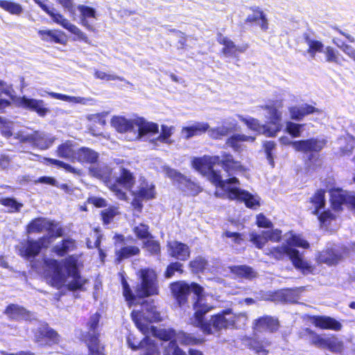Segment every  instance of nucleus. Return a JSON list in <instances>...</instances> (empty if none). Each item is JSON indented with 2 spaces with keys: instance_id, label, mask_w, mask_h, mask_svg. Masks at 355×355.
Instances as JSON below:
<instances>
[{
  "instance_id": "nucleus-11",
  "label": "nucleus",
  "mask_w": 355,
  "mask_h": 355,
  "mask_svg": "<svg viewBox=\"0 0 355 355\" xmlns=\"http://www.w3.org/2000/svg\"><path fill=\"white\" fill-rule=\"evenodd\" d=\"M166 175L170 178L173 182L181 186V189L187 193V195L192 196H197L202 191L201 187L191 179L178 171L177 170L166 167L164 169Z\"/></svg>"
},
{
  "instance_id": "nucleus-39",
  "label": "nucleus",
  "mask_w": 355,
  "mask_h": 355,
  "mask_svg": "<svg viewBox=\"0 0 355 355\" xmlns=\"http://www.w3.org/2000/svg\"><path fill=\"white\" fill-rule=\"evenodd\" d=\"M133 193L145 200L154 199L156 196L155 185L147 182L141 183L138 189Z\"/></svg>"
},
{
  "instance_id": "nucleus-10",
  "label": "nucleus",
  "mask_w": 355,
  "mask_h": 355,
  "mask_svg": "<svg viewBox=\"0 0 355 355\" xmlns=\"http://www.w3.org/2000/svg\"><path fill=\"white\" fill-rule=\"evenodd\" d=\"M36 4H37L40 8L45 12L52 20L59 24L62 28H65L70 33L76 35L78 38L82 40L87 39L86 35L81 31L76 26L70 23V21L65 18L62 14L59 12H53V9H50V8L44 4L41 0H33Z\"/></svg>"
},
{
  "instance_id": "nucleus-36",
  "label": "nucleus",
  "mask_w": 355,
  "mask_h": 355,
  "mask_svg": "<svg viewBox=\"0 0 355 355\" xmlns=\"http://www.w3.org/2000/svg\"><path fill=\"white\" fill-rule=\"evenodd\" d=\"M135 126L138 128V135L139 137L148 134H156L159 132V126L156 123L148 122L143 117H139L135 120Z\"/></svg>"
},
{
  "instance_id": "nucleus-4",
  "label": "nucleus",
  "mask_w": 355,
  "mask_h": 355,
  "mask_svg": "<svg viewBox=\"0 0 355 355\" xmlns=\"http://www.w3.org/2000/svg\"><path fill=\"white\" fill-rule=\"evenodd\" d=\"M43 263L47 271L52 272L51 285L57 289L63 286L65 275L62 266L65 268L69 276L80 272L78 268V260L75 254L69 255L62 260L53 258H44Z\"/></svg>"
},
{
  "instance_id": "nucleus-20",
  "label": "nucleus",
  "mask_w": 355,
  "mask_h": 355,
  "mask_svg": "<svg viewBox=\"0 0 355 355\" xmlns=\"http://www.w3.org/2000/svg\"><path fill=\"white\" fill-rule=\"evenodd\" d=\"M37 34L45 42L66 45L68 41L65 33L59 29L39 30Z\"/></svg>"
},
{
  "instance_id": "nucleus-12",
  "label": "nucleus",
  "mask_w": 355,
  "mask_h": 355,
  "mask_svg": "<svg viewBox=\"0 0 355 355\" xmlns=\"http://www.w3.org/2000/svg\"><path fill=\"white\" fill-rule=\"evenodd\" d=\"M281 322L279 318L271 315L264 314L254 319L252 323L254 333L275 334L279 331Z\"/></svg>"
},
{
  "instance_id": "nucleus-43",
  "label": "nucleus",
  "mask_w": 355,
  "mask_h": 355,
  "mask_svg": "<svg viewBox=\"0 0 355 355\" xmlns=\"http://www.w3.org/2000/svg\"><path fill=\"white\" fill-rule=\"evenodd\" d=\"M179 343L184 346L200 345L204 343L205 339L194 336L192 334L180 331L178 334Z\"/></svg>"
},
{
  "instance_id": "nucleus-33",
  "label": "nucleus",
  "mask_w": 355,
  "mask_h": 355,
  "mask_svg": "<svg viewBox=\"0 0 355 355\" xmlns=\"http://www.w3.org/2000/svg\"><path fill=\"white\" fill-rule=\"evenodd\" d=\"M256 138L254 136H248L243 134H234L229 137L225 144L231 147L234 151L240 153L243 150L241 146L242 142L249 141L254 142Z\"/></svg>"
},
{
  "instance_id": "nucleus-61",
  "label": "nucleus",
  "mask_w": 355,
  "mask_h": 355,
  "mask_svg": "<svg viewBox=\"0 0 355 355\" xmlns=\"http://www.w3.org/2000/svg\"><path fill=\"white\" fill-rule=\"evenodd\" d=\"M148 342L144 347V352L141 355H160L157 346L154 340L148 336L143 338V342Z\"/></svg>"
},
{
  "instance_id": "nucleus-15",
  "label": "nucleus",
  "mask_w": 355,
  "mask_h": 355,
  "mask_svg": "<svg viewBox=\"0 0 355 355\" xmlns=\"http://www.w3.org/2000/svg\"><path fill=\"white\" fill-rule=\"evenodd\" d=\"M325 191L322 189L318 190L312 199V204H314L315 211L314 214L318 216V219L322 226L327 227V225L334 218V216L330 211H324L320 212V209L324 207L325 205L324 200Z\"/></svg>"
},
{
  "instance_id": "nucleus-8",
  "label": "nucleus",
  "mask_w": 355,
  "mask_h": 355,
  "mask_svg": "<svg viewBox=\"0 0 355 355\" xmlns=\"http://www.w3.org/2000/svg\"><path fill=\"white\" fill-rule=\"evenodd\" d=\"M51 243L50 236L47 235H43L37 240L28 239L21 243L18 254L26 259L35 258L40 254L43 248H47Z\"/></svg>"
},
{
  "instance_id": "nucleus-46",
  "label": "nucleus",
  "mask_w": 355,
  "mask_h": 355,
  "mask_svg": "<svg viewBox=\"0 0 355 355\" xmlns=\"http://www.w3.org/2000/svg\"><path fill=\"white\" fill-rule=\"evenodd\" d=\"M185 272L183 263L178 261L169 263L164 272V277L166 279L172 278L175 273L183 275Z\"/></svg>"
},
{
  "instance_id": "nucleus-49",
  "label": "nucleus",
  "mask_w": 355,
  "mask_h": 355,
  "mask_svg": "<svg viewBox=\"0 0 355 355\" xmlns=\"http://www.w3.org/2000/svg\"><path fill=\"white\" fill-rule=\"evenodd\" d=\"M142 310L147 313L148 316L157 320L160 317V313L157 310V306L155 304L153 300H144L141 303Z\"/></svg>"
},
{
  "instance_id": "nucleus-41",
  "label": "nucleus",
  "mask_w": 355,
  "mask_h": 355,
  "mask_svg": "<svg viewBox=\"0 0 355 355\" xmlns=\"http://www.w3.org/2000/svg\"><path fill=\"white\" fill-rule=\"evenodd\" d=\"M209 128L208 123H196L194 125L191 126L184 127L182 128V132L185 133V138L189 139L193 136L200 135L206 132Z\"/></svg>"
},
{
  "instance_id": "nucleus-34",
  "label": "nucleus",
  "mask_w": 355,
  "mask_h": 355,
  "mask_svg": "<svg viewBox=\"0 0 355 355\" xmlns=\"http://www.w3.org/2000/svg\"><path fill=\"white\" fill-rule=\"evenodd\" d=\"M111 125L120 133L132 131L135 128V120L127 119L124 116H114L111 119Z\"/></svg>"
},
{
  "instance_id": "nucleus-22",
  "label": "nucleus",
  "mask_w": 355,
  "mask_h": 355,
  "mask_svg": "<svg viewBox=\"0 0 355 355\" xmlns=\"http://www.w3.org/2000/svg\"><path fill=\"white\" fill-rule=\"evenodd\" d=\"M3 314L7 315L10 320L20 321L28 320L31 318V311L23 306L11 303L6 306Z\"/></svg>"
},
{
  "instance_id": "nucleus-48",
  "label": "nucleus",
  "mask_w": 355,
  "mask_h": 355,
  "mask_svg": "<svg viewBox=\"0 0 355 355\" xmlns=\"http://www.w3.org/2000/svg\"><path fill=\"white\" fill-rule=\"evenodd\" d=\"M44 231H47L49 233H51L49 235L50 239L51 238L57 239L64 235V229L62 227L58 226V224L54 220H49L46 218ZM47 236H49V235Z\"/></svg>"
},
{
  "instance_id": "nucleus-64",
  "label": "nucleus",
  "mask_w": 355,
  "mask_h": 355,
  "mask_svg": "<svg viewBox=\"0 0 355 355\" xmlns=\"http://www.w3.org/2000/svg\"><path fill=\"white\" fill-rule=\"evenodd\" d=\"M265 235H263V231L261 232V234H259L257 232H251L250 234V241L258 249H262L266 244Z\"/></svg>"
},
{
  "instance_id": "nucleus-25",
  "label": "nucleus",
  "mask_w": 355,
  "mask_h": 355,
  "mask_svg": "<svg viewBox=\"0 0 355 355\" xmlns=\"http://www.w3.org/2000/svg\"><path fill=\"white\" fill-rule=\"evenodd\" d=\"M100 333L85 334V343L88 348V355H105V347L100 343Z\"/></svg>"
},
{
  "instance_id": "nucleus-38",
  "label": "nucleus",
  "mask_w": 355,
  "mask_h": 355,
  "mask_svg": "<svg viewBox=\"0 0 355 355\" xmlns=\"http://www.w3.org/2000/svg\"><path fill=\"white\" fill-rule=\"evenodd\" d=\"M331 201L334 209L338 210L343 204H346L348 193L339 188L331 189L329 191Z\"/></svg>"
},
{
  "instance_id": "nucleus-40",
  "label": "nucleus",
  "mask_w": 355,
  "mask_h": 355,
  "mask_svg": "<svg viewBox=\"0 0 355 355\" xmlns=\"http://www.w3.org/2000/svg\"><path fill=\"white\" fill-rule=\"evenodd\" d=\"M46 218L36 217L31 220L26 225L25 232L26 234H40L45 230Z\"/></svg>"
},
{
  "instance_id": "nucleus-28",
  "label": "nucleus",
  "mask_w": 355,
  "mask_h": 355,
  "mask_svg": "<svg viewBox=\"0 0 355 355\" xmlns=\"http://www.w3.org/2000/svg\"><path fill=\"white\" fill-rule=\"evenodd\" d=\"M98 153L94 150L88 147H80L77 148V153L75 161L81 164H95L98 160Z\"/></svg>"
},
{
  "instance_id": "nucleus-18",
  "label": "nucleus",
  "mask_w": 355,
  "mask_h": 355,
  "mask_svg": "<svg viewBox=\"0 0 355 355\" xmlns=\"http://www.w3.org/2000/svg\"><path fill=\"white\" fill-rule=\"evenodd\" d=\"M208 180L216 187L221 189L228 196L227 189L233 188L232 187L227 186V184H234L239 185L240 182L236 177H231L226 180H223L220 171L213 168L210 172L205 176Z\"/></svg>"
},
{
  "instance_id": "nucleus-58",
  "label": "nucleus",
  "mask_w": 355,
  "mask_h": 355,
  "mask_svg": "<svg viewBox=\"0 0 355 355\" xmlns=\"http://www.w3.org/2000/svg\"><path fill=\"white\" fill-rule=\"evenodd\" d=\"M154 335L159 340L163 341H169L175 340L176 332L173 329H160L154 331Z\"/></svg>"
},
{
  "instance_id": "nucleus-42",
  "label": "nucleus",
  "mask_w": 355,
  "mask_h": 355,
  "mask_svg": "<svg viewBox=\"0 0 355 355\" xmlns=\"http://www.w3.org/2000/svg\"><path fill=\"white\" fill-rule=\"evenodd\" d=\"M33 136L32 144L42 150L49 148L54 141L53 138L48 137L37 130L33 132Z\"/></svg>"
},
{
  "instance_id": "nucleus-17",
  "label": "nucleus",
  "mask_w": 355,
  "mask_h": 355,
  "mask_svg": "<svg viewBox=\"0 0 355 355\" xmlns=\"http://www.w3.org/2000/svg\"><path fill=\"white\" fill-rule=\"evenodd\" d=\"M17 106L27 110L35 112L40 116L44 117L49 112V109L46 107L43 100L28 98L25 96L20 97L17 102Z\"/></svg>"
},
{
  "instance_id": "nucleus-35",
  "label": "nucleus",
  "mask_w": 355,
  "mask_h": 355,
  "mask_svg": "<svg viewBox=\"0 0 355 355\" xmlns=\"http://www.w3.org/2000/svg\"><path fill=\"white\" fill-rule=\"evenodd\" d=\"M140 252L141 250L137 245L123 246L115 251L114 263H120L123 260L139 255Z\"/></svg>"
},
{
  "instance_id": "nucleus-23",
  "label": "nucleus",
  "mask_w": 355,
  "mask_h": 355,
  "mask_svg": "<svg viewBox=\"0 0 355 355\" xmlns=\"http://www.w3.org/2000/svg\"><path fill=\"white\" fill-rule=\"evenodd\" d=\"M77 144L72 140H66L58 146L56 155L71 162H75L77 153Z\"/></svg>"
},
{
  "instance_id": "nucleus-6",
  "label": "nucleus",
  "mask_w": 355,
  "mask_h": 355,
  "mask_svg": "<svg viewBox=\"0 0 355 355\" xmlns=\"http://www.w3.org/2000/svg\"><path fill=\"white\" fill-rule=\"evenodd\" d=\"M267 256L279 261L284 259L286 256L291 260L292 264L296 269L305 273L310 270L311 266L304 260L302 254L294 248L289 245H282L270 248L266 253Z\"/></svg>"
},
{
  "instance_id": "nucleus-45",
  "label": "nucleus",
  "mask_w": 355,
  "mask_h": 355,
  "mask_svg": "<svg viewBox=\"0 0 355 355\" xmlns=\"http://www.w3.org/2000/svg\"><path fill=\"white\" fill-rule=\"evenodd\" d=\"M73 280L66 285V288L69 291H85V285L88 280L83 277L80 272L70 275Z\"/></svg>"
},
{
  "instance_id": "nucleus-37",
  "label": "nucleus",
  "mask_w": 355,
  "mask_h": 355,
  "mask_svg": "<svg viewBox=\"0 0 355 355\" xmlns=\"http://www.w3.org/2000/svg\"><path fill=\"white\" fill-rule=\"evenodd\" d=\"M209 159V155L194 157L192 161L193 167L203 176H206L214 168Z\"/></svg>"
},
{
  "instance_id": "nucleus-51",
  "label": "nucleus",
  "mask_w": 355,
  "mask_h": 355,
  "mask_svg": "<svg viewBox=\"0 0 355 355\" xmlns=\"http://www.w3.org/2000/svg\"><path fill=\"white\" fill-rule=\"evenodd\" d=\"M0 8L11 15H20L22 11V7L20 4L7 0H0Z\"/></svg>"
},
{
  "instance_id": "nucleus-54",
  "label": "nucleus",
  "mask_w": 355,
  "mask_h": 355,
  "mask_svg": "<svg viewBox=\"0 0 355 355\" xmlns=\"http://www.w3.org/2000/svg\"><path fill=\"white\" fill-rule=\"evenodd\" d=\"M324 53L326 56V61L328 62H334L341 65L342 61L345 60L338 51L331 46L326 47Z\"/></svg>"
},
{
  "instance_id": "nucleus-5",
  "label": "nucleus",
  "mask_w": 355,
  "mask_h": 355,
  "mask_svg": "<svg viewBox=\"0 0 355 355\" xmlns=\"http://www.w3.org/2000/svg\"><path fill=\"white\" fill-rule=\"evenodd\" d=\"M136 183L135 174L128 168L121 166L119 167V174L114 177L112 175L111 182L109 184V190L121 200H127L128 196L123 189L131 191Z\"/></svg>"
},
{
  "instance_id": "nucleus-29",
  "label": "nucleus",
  "mask_w": 355,
  "mask_h": 355,
  "mask_svg": "<svg viewBox=\"0 0 355 355\" xmlns=\"http://www.w3.org/2000/svg\"><path fill=\"white\" fill-rule=\"evenodd\" d=\"M230 272L236 277L252 280L257 277V272L248 265H236L229 267Z\"/></svg>"
},
{
  "instance_id": "nucleus-44",
  "label": "nucleus",
  "mask_w": 355,
  "mask_h": 355,
  "mask_svg": "<svg viewBox=\"0 0 355 355\" xmlns=\"http://www.w3.org/2000/svg\"><path fill=\"white\" fill-rule=\"evenodd\" d=\"M208 266V261L203 257L199 255L191 259L188 266L193 274L202 273Z\"/></svg>"
},
{
  "instance_id": "nucleus-13",
  "label": "nucleus",
  "mask_w": 355,
  "mask_h": 355,
  "mask_svg": "<svg viewBox=\"0 0 355 355\" xmlns=\"http://www.w3.org/2000/svg\"><path fill=\"white\" fill-rule=\"evenodd\" d=\"M258 333H254L251 336H245L241 338L242 344L248 349L258 355H268L272 342L266 338H260Z\"/></svg>"
},
{
  "instance_id": "nucleus-16",
  "label": "nucleus",
  "mask_w": 355,
  "mask_h": 355,
  "mask_svg": "<svg viewBox=\"0 0 355 355\" xmlns=\"http://www.w3.org/2000/svg\"><path fill=\"white\" fill-rule=\"evenodd\" d=\"M216 40L218 44L223 45L221 53L226 56L237 57L239 53H243L248 49V44H243L237 46L234 42L218 32L216 35Z\"/></svg>"
},
{
  "instance_id": "nucleus-63",
  "label": "nucleus",
  "mask_w": 355,
  "mask_h": 355,
  "mask_svg": "<svg viewBox=\"0 0 355 355\" xmlns=\"http://www.w3.org/2000/svg\"><path fill=\"white\" fill-rule=\"evenodd\" d=\"M0 132L1 135L9 139L13 135V123L11 121L3 120L0 121Z\"/></svg>"
},
{
  "instance_id": "nucleus-50",
  "label": "nucleus",
  "mask_w": 355,
  "mask_h": 355,
  "mask_svg": "<svg viewBox=\"0 0 355 355\" xmlns=\"http://www.w3.org/2000/svg\"><path fill=\"white\" fill-rule=\"evenodd\" d=\"M132 232L137 239L143 241L152 236L149 226L143 223L135 226L132 228Z\"/></svg>"
},
{
  "instance_id": "nucleus-32",
  "label": "nucleus",
  "mask_w": 355,
  "mask_h": 355,
  "mask_svg": "<svg viewBox=\"0 0 355 355\" xmlns=\"http://www.w3.org/2000/svg\"><path fill=\"white\" fill-rule=\"evenodd\" d=\"M89 174L97 179L102 180L105 185L109 189V184L111 182L113 170L108 166H94L89 169Z\"/></svg>"
},
{
  "instance_id": "nucleus-1",
  "label": "nucleus",
  "mask_w": 355,
  "mask_h": 355,
  "mask_svg": "<svg viewBox=\"0 0 355 355\" xmlns=\"http://www.w3.org/2000/svg\"><path fill=\"white\" fill-rule=\"evenodd\" d=\"M214 309V306L205 302L198 311L193 312L189 319L190 324L200 329L205 335H214L236 329L239 318H246L245 313H235L232 308H227L210 315L209 320H206L205 315Z\"/></svg>"
},
{
  "instance_id": "nucleus-57",
  "label": "nucleus",
  "mask_w": 355,
  "mask_h": 355,
  "mask_svg": "<svg viewBox=\"0 0 355 355\" xmlns=\"http://www.w3.org/2000/svg\"><path fill=\"white\" fill-rule=\"evenodd\" d=\"M333 43L336 44L344 53L355 62V49L349 44H345L338 38H334Z\"/></svg>"
},
{
  "instance_id": "nucleus-55",
  "label": "nucleus",
  "mask_w": 355,
  "mask_h": 355,
  "mask_svg": "<svg viewBox=\"0 0 355 355\" xmlns=\"http://www.w3.org/2000/svg\"><path fill=\"white\" fill-rule=\"evenodd\" d=\"M119 214V207L111 206L101 212V220L103 225H109L114 218Z\"/></svg>"
},
{
  "instance_id": "nucleus-21",
  "label": "nucleus",
  "mask_w": 355,
  "mask_h": 355,
  "mask_svg": "<svg viewBox=\"0 0 355 355\" xmlns=\"http://www.w3.org/2000/svg\"><path fill=\"white\" fill-rule=\"evenodd\" d=\"M220 166L228 174L245 172V168L240 161L234 159L230 153H221Z\"/></svg>"
},
{
  "instance_id": "nucleus-14",
  "label": "nucleus",
  "mask_w": 355,
  "mask_h": 355,
  "mask_svg": "<svg viewBox=\"0 0 355 355\" xmlns=\"http://www.w3.org/2000/svg\"><path fill=\"white\" fill-rule=\"evenodd\" d=\"M227 198L232 200H236L239 202H244L246 207L255 209L260 206V202L254 196L246 190L241 189L237 187L227 189Z\"/></svg>"
},
{
  "instance_id": "nucleus-62",
  "label": "nucleus",
  "mask_w": 355,
  "mask_h": 355,
  "mask_svg": "<svg viewBox=\"0 0 355 355\" xmlns=\"http://www.w3.org/2000/svg\"><path fill=\"white\" fill-rule=\"evenodd\" d=\"M340 259L341 256L334 252L332 250L327 251L320 257V260L321 261L325 262L329 265L337 263Z\"/></svg>"
},
{
  "instance_id": "nucleus-2",
  "label": "nucleus",
  "mask_w": 355,
  "mask_h": 355,
  "mask_svg": "<svg viewBox=\"0 0 355 355\" xmlns=\"http://www.w3.org/2000/svg\"><path fill=\"white\" fill-rule=\"evenodd\" d=\"M137 276L139 283L134 293L125 276L121 275L123 295L129 306L136 304L137 300L158 295L160 293L158 275L155 269L150 267L140 268Z\"/></svg>"
},
{
  "instance_id": "nucleus-19",
  "label": "nucleus",
  "mask_w": 355,
  "mask_h": 355,
  "mask_svg": "<svg viewBox=\"0 0 355 355\" xmlns=\"http://www.w3.org/2000/svg\"><path fill=\"white\" fill-rule=\"evenodd\" d=\"M168 255L177 260L185 261L191 256L189 246L181 241H174L167 243Z\"/></svg>"
},
{
  "instance_id": "nucleus-52",
  "label": "nucleus",
  "mask_w": 355,
  "mask_h": 355,
  "mask_svg": "<svg viewBox=\"0 0 355 355\" xmlns=\"http://www.w3.org/2000/svg\"><path fill=\"white\" fill-rule=\"evenodd\" d=\"M143 248L153 255H159L161 253L160 244L158 241L154 239L153 235L143 241Z\"/></svg>"
},
{
  "instance_id": "nucleus-26",
  "label": "nucleus",
  "mask_w": 355,
  "mask_h": 355,
  "mask_svg": "<svg viewBox=\"0 0 355 355\" xmlns=\"http://www.w3.org/2000/svg\"><path fill=\"white\" fill-rule=\"evenodd\" d=\"M298 296L297 292L293 288H282L275 291L270 295V300L275 302L295 303Z\"/></svg>"
},
{
  "instance_id": "nucleus-59",
  "label": "nucleus",
  "mask_w": 355,
  "mask_h": 355,
  "mask_svg": "<svg viewBox=\"0 0 355 355\" xmlns=\"http://www.w3.org/2000/svg\"><path fill=\"white\" fill-rule=\"evenodd\" d=\"M286 245H289L291 248L300 247L305 249L309 248V243L297 234H292L286 240Z\"/></svg>"
},
{
  "instance_id": "nucleus-7",
  "label": "nucleus",
  "mask_w": 355,
  "mask_h": 355,
  "mask_svg": "<svg viewBox=\"0 0 355 355\" xmlns=\"http://www.w3.org/2000/svg\"><path fill=\"white\" fill-rule=\"evenodd\" d=\"M282 104L277 101H270L261 108L267 112L268 128L265 130L264 135L268 137H275L282 130V113L280 110Z\"/></svg>"
},
{
  "instance_id": "nucleus-24",
  "label": "nucleus",
  "mask_w": 355,
  "mask_h": 355,
  "mask_svg": "<svg viewBox=\"0 0 355 355\" xmlns=\"http://www.w3.org/2000/svg\"><path fill=\"white\" fill-rule=\"evenodd\" d=\"M250 10L252 14L248 15L245 19V22L249 24H259L263 31H267L268 29V21L262 10L259 7H250Z\"/></svg>"
},
{
  "instance_id": "nucleus-31",
  "label": "nucleus",
  "mask_w": 355,
  "mask_h": 355,
  "mask_svg": "<svg viewBox=\"0 0 355 355\" xmlns=\"http://www.w3.org/2000/svg\"><path fill=\"white\" fill-rule=\"evenodd\" d=\"M312 323L321 329L339 331L342 324L335 319L328 316H312Z\"/></svg>"
},
{
  "instance_id": "nucleus-47",
  "label": "nucleus",
  "mask_w": 355,
  "mask_h": 355,
  "mask_svg": "<svg viewBox=\"0 0 355 355\" xmlns=\"http://www.w3.org/2000/svg\"><path fill=\"white\" fill-rule=\"evenodd\" d=\"M207 131L209 137L211 139L214 140H220L232 132V130L228 126L222 125L211 128H209Z\"/></svg>"
},
{
  "instance_id": "nucleus-53",
  "label": "nucleus",
  "mask_w": 355,
  "mask_h": 355,
  "mask_svg": "<svg viewBox=\"0 0 355 355\" xmlns=\"http://www.w3.org/2000/svg\"><path fill=\"white\" fill-rule=\"evenodd\" d=\"M241 121L243 122L249 129L253 131L260 132L262 130L261 133L263 135H264L265 130L268 128V124H261L258 119L252 117L248 119L241 118Z\"/></svg>"
},
{
  "instance_id": "nucleus-60",
  "label": "nucleus",
  "mask_w": 355,
  "mask_h": 355,
  "mask_svg": "<svg viewBox=\"0 0 355 355\" xmlns=\"http://www.w3.org/2000/svg\"><path fill=\"white\" fill-rule=\"evenodd\" d=\"M44 162L46 164L54 165L59 168H62L65 169L67 172L71 173H76V169L74 167L63 161L53 158L45 157Z\"/></svg>"
},
{
  "instance_id": "nucleus-27",
  "label": "nucleus",
  "mask_w": 355,
  "mask_h": 355,
  "mask_svg": "<svg viewBox=\"0 0 355 355\" xmlns=\"http://www.w3.org/2000/svg\"><path fill=\"white\" fill-rule=\"evenodd\" d=\"M77 249V243L73 239L67 237L62 239L59 243L55 244L51 249V252L54 253L59 257L66 256L69 252L74 251Z\"/></svg>"
},
{
  "instance_id": "nucleus-30",
  "label": "nucleus",
  "mask_w": 355,
  "mask_h": 355,
  "mask_svg": "<svg viewBox=\"0 0 355 355\" xmlns=\"http://www.w3.org/2000/svg\"><path fill=\"white\" fill-rule=\"evenodd\" d=\"M336 144L340 156L350 155L355 146V139L351 135H346L339 137Z\"/></svg>"
},
{
  "instance_id": "nucleus-56",
  "label": "nucleus",
  "mask_w": 355,
  "mask_h": 355,
  "mask_svg": "<svg viewBox=\"0 0 355 355\" xmlns=\"http://www.w3.org/2000/svg\"><path fill=\"white\" fill-rule=\"evenodd\" d=\"M0 205L8 207L10 212H19L23 205L18 202L14 198H0Z\"/></svg>"
},
{
  "instance_id": "nucleus-3",
  "label": "nucleus",
  "mask_w": 355,
  "mask_h": 355,
  "mask_svg": "<svg viewBox=\"0 0 355 355\" xmlns=\"http://www.w3.org/2000/svg\"><path fill=\"white\" fill-rule=\"evenodd\" d=\"M169 289L175 304L180 308L189 307V299L193 294L192 308L198 311L205 302V289L197 282L189 283L184 280H178L169 284Z\"/></svg>"
},
{
  "instance_id": "nucleus-9",
  "label": "nucleus",
  "mask_w": 355,
  "mask_h": 355,
  "mask_svg": "<svg viewBox=\"0 0 355 355\" xmlns=\"http://www.w3.org/2000/svg\"><path fill=\"white\" fill-rule=\"evenodd\" d=\"M33 340L41 347H52L59 344L60 336L49 324L44 323L33 331Z\"/></svg>"
}]
</instances>
